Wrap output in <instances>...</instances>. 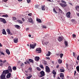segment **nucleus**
Instances as JSON below:
<instances>
[{
    "label": "nucleus",
    "instance_id": "nucleus-1",
    "mask_svg": "<svg viewBox=\"0 0 79 79\" xmlns=\"http://www.w3.org/2000/svg\"><path fill=\"white\" fill-rule=\"evenodd\" d=\"M0 21L1 22H2L4 23V24H6V23H7V22L6 21V20L5 19L2 18H0Z\"/></svg>",
    "mask_w": 79,
    "mask_h": 79
},
{
    "label": "nucleus",
    "instance_id": "nucleus-2",
    "mask_svg": "<svg viewBox=\"0 0 79 79\" xmlns=\"http://www.w3.org/2000/svg\"><path fill=\"white\" fill-rule=\"evenodd\" d=\"M40 74H41V76H40V77H42L45 76V72L43 71H41L40 73Z\"/></svg>",
    "mask_w": 79,
    "mask_h": 79
},
{
    "label": "nucleus",
    "instance_id": "nucleus-3",
    "mask_svg": "<svg viewBox=\"0 0 79 79\" xmlns=\"http://www.w3.org/2000/svg\"><path fill=\"white\" fill-rule=\"evenodd\" d=\"M36 45H37V44H36V43H35L34 44H30V48L32 49H34V48L35 47V46H36Z\"/></svg>",
    "mask_w": 79,
    "mask_h": 79
},
{
    "label": "nucleus",
    "instance_id": "nucleus-4",
    "mask_svg": "<svg viewBox=\"0 0 79 79\" xmlns=\"http://www.w3.org/2000/svg\"><path fill=\"white\" fill-rule=\"evenodd\" d=\"M46 71L47 73H50V68L48 66H46Z\"/></svg>",
    "mask_w": 79,
    "mask_h": 79
},
{
    "label": "nucleus",
    "instance_id": "nucleus-5",
    "mask_svg": "<svg viewBox=\"0 0 79 79\" xmlns=\"http://www.w3.org/2000/svg\"><path fill=\"white\" fill-rule=\"evenodd\" d=\"M66 16L67 18H70V16H71V12L69 11L66 13Z\"/></svg>",
    "mask_w": 79,
    "mask_h": 79
},
{
    "label": "nucleus",
    "instance_id": "nucleus-6",
    "mask_svg": "<svg viewBox=\"0 0 79 79\" xmlns=\"http://www.w3.org/2000/svg\"><path fill=\"white\" fill-rule=\"evenodd\" d=\"M8 73H9V71L6 70V71H4L2 73V74H4L5 76H6V74H8Z\"/></svg>",
    "mask_w": 79,
    "mask_h": 79
},
{
    "label": "nucleus",
    "instance_id": "nucleus-7",
    "mask_svg": "<svg viewBox=\"0 0 79 79\" xmlns=\"http://www.w3.org/2000/svg\"><path fill=\"white\" fill-rule=\"evenodd\" d=\"M60 5L62 7H63L64 8V7H65V6H67V4H63L62 3H59Z\"/></svg>",
    "mask_w": 79,
    "mask_h": 79
},
{
    "label": "nucleus",
    "instance_id": "nucleus-8",
    "mask_svg": "<svg viewBox=\"0 0 79 79\" xmlns=\"http://www.w3.org/2000/svg\"><path fill=\"white\" fill-rule=\"evenodd\" d=\"M1 79H6L5 78V75L2 74L1 76Z\"/></svg>",
    "mask_w": 79,
    "mask_h": 79
},
{
    "label": "nucleus",
    "instance_id": "nucleus-9",
    "mask_svg": "<svg viewBox=\"0 0 79 79\" xmlns=\"http://www.w3.org/2000/svg\"><path fill=\"white\" fill-rule=\"evenodd\" d=\"M7 70L9 71V72H10V73L12 72V69H11V67L10 66H9L8 67V69Z\"/></svg>",
    "mask_w": 79,
    "mask_h": 79
},
{
    "label": "nucleus",
    "instance_id": "nucleus-10",
    "mask_svg": "<svg viewBox=\"0 0 79 79\" xmlns=\"http://www.w3.org/2000/svg\"><path fill=\"white\" fill-rule=\"evenodd\" d=\"M36 50L38 53H41V48H36Z\"/></svg>",
    "mask_w": 79,
    "mask_h": 79
},
{
    "label": "nucleus",
    "instance_id": "nucleus-11",
    "mask_svg": "<svg viewBox=\"0 0 79 79\" xmlns=\"http://www.w3.org/2000/svg\"><path fill=\"white\" fill-rule=\"evenodd\" d=\"M11 73H8L6 75V78L7 79H8V78H10V77H11Z\"/></svg>",
    "mask_w": 79,
    "mask_h": 79
},
{
    "label": "nucleus",
    "instance_id": "nucleus-12",
    "mask_svg": "<svg viewBox=\"0 0 79 79\" xmlns=\"http://www.w3.org/2000/svg\"><path fill=\"white\" fill-rule=\"evenodd\" d=\"M41 10L43 11H45V5L42 6Z\"/></svg>",
    "mask_w": 79,
    "mask_h": 79
},
{
    "label": "nucleus",
    "instance_id": "nucleus-13",
    "mask_svg": "<svg viewBox=\"0 0 79 79\" xmlns=\"http://www.w3.org/2000/svg\"><path fill=\"white\" fill-rule=\"evenodd\" d=\"M75 9L79 12V6H75Z\"/></svg>",
    "mask_w": 79,
    "mask_h": 79
},
{
    "label": "nucleus",
    "instance_id": "nucleus-14",
    "mask_svg": "<svg viewBox=\"0 0 79 79\" xmlns=\"http://www.w3.org/2000/svg\"><path fill=\"white\" fill-rule=\"evenodd\" d=\"M18 38H15L14 39V41L15 43H18Z\"/></svg>",
    "mask_w": 79,
    "mask_h": 79
},
{
    "label": "nucleus",
    "instance_id": "nucleus-15",
    "mask_svg": "<svg viewBox=\"0 0 79 79\" xmlns=\"http://www.w3.org/2000/svg\"><path fill=\"white\" fill-rule=\"evenodd\" d=\"M28 21H29V22H30V23H33L32 22V18H28Z\"/></svg>",
    "mask_w": 79,
    "mask_h": 79
},
{
    "label": "nucleus",
    "instance_id": "nucleus-16",
    "mask_svg": "<svg viewBox=\"0 0 79 79\" xmlns=\"http://www.w3.org/2000/svg\"><path fill=\"white\" fill-rule=\"evenodd\" d=\"M2 34H3L6 35V31H5V29H3L2 30Z\"/></svg>",
    "mask_w": 79,
    "mask_h": 79
},
{
    "label": "nucleus",
    "instance_id": "nucleus-17",
    "mask_svg": "<svg viewBox=\"0 0 79 79\" xmlns=\"http://www.w3.org/2000/svg\"><path fill=\"white\" fill-rule=\"evenodd\" d=\"M58 40L59 42H61V41L63 40V39H62V38H61V37H59V39H58Z\"/></svg>",
    "mask_w": 79,
    "mask_h": 79
},
{
    "label": "nucleus",
    "instance_id": "nucleus-18",
    "mask_svg": "<svg viewBox=\"0 0 79 79\" xmlns=\"http://www.w3.org/2000/svg\"><path fill=\"white\" fill-rule=\"evenodd\" d=\"M40 58L39 57H36L35 58V60H36V61H37L39 60Z\"/></svg>",
    "mask_w": 79,
    "mask_h": 79
},
{
    "label": "nucleus",
    "instance_id": "nucleus-19",
    "mask_svg": "<svg viewBox=\"0 0 79 79\" xmlns=\"http://www.w3.org/2000/svg\"><path fill=\"white\" fill-rule=\"evenodd\" d=\"M28 61L30 62V63H32L34 64V60L32 59H29Z\"/></svg>",
    "mask_w": 79,
    "mask_h": 79
},
{
    "label": "nucleus",
    "instance_id": "nucleus-20",
    "mask_svg": "<svg viewBox=\"0 0 79 79\" xmlns=\"http://www.w3.org/2000/svg\"><path fill=\"white\" fill-rule=\"evenodd\" d=\"M37 21H38V23H42V20H41V19H36Z\"/></svg>",
    "mask_w": 79,
    "mask_h": 79
},
{
    "label": "nucleus",
    "instance_id": "nucleus-21",
    "mask_svg": "<svg viewBox=\"0 0 79 79\" xmlns=\"http://www.w3.org/2000/svg\"><path fill=\"white\" fill-rule=\"evenodd\" d=\"M6 52L7 53V54H8V55H10V51L8 49H7L6 51Z\"/></svg>",
    "mask_w": 79,
    "mask_h": 79
},
{
    "label": "nucleus",
    "instance_id": "nucleus-22",
    "mask_svg": "<svg viewBox=\"0 0 79 79\" xmlns=\"http://www.w3.org/2000/svg\"><path fill=\"white\" fill-rule=\"evenodd\" d=\"M51 54V52L50 51H48V53L46 54V56H49L50 55V54Z\"/></svg>",
    "mask_w": 79,
    "mask_h": 79
},
{
    "label": "nucleus",
    "instance_id": "nucleus-23",
    "mask_svg": "<svg viewBox=\"0 0 79 79\" xmlns=\"http://www.w3.org/2000/svg\"><path fill=\"white\" fill-rule=\"evenodd\" d=\"M64 44L65 46H68V42H67L66 41H64Z\"/></svg>",
    "mask_w": 79,
    "mask_h": 79
},
{
    "label": "nucleus",
    "instance_id": "nucleus-24",
    "mask_svg": "<svg viewBox=\"0 0 79 79\" xmlns=\"http://www.w3.org/2000/svg\"><path fill=\"white\" fill-rule=\"evenodd\" d=\"M53 12H54V13H56V14H57V12H56V9H55V8H54L53 9Z\"/></svg>",
    "mask_w": 79,
    "mask_h": 79
},
{
    "label": "nucleus",
    "instance_id": "nucleus-25",
    "mask_svg": "<svg viewBox=\"0 0 79 79\" xmlns=\"http://www.w3.org/2000/svg\"><path fill=\"white\" fill-rule=\"evenodd\" d=\"M6 31L8 33V34H10V29H7Z\"/></svg>",
    "mask_w": 79,
    "mask_h": 79
},
{
    "label": "nucleus",
    "instance_id": "nucleus-26",
    "mask_svg": "<svg viewBox=\"0 0 79 79\" xmlns=\"http://www.w3.org/2000/svg\"><path fill=\"white\" fill-rule=\"evenodd\" d=\"M28 70H29V72H32V68L29 67Z\"/></svg>",
    "mask_w": 79,
    "mask_h": 79
},
{
    "label": "nucleus",
    "instance_id": "nucleus-27",
    "mask_svg": "<svg viewBox=\"0 0 79 79\" xmlns=\"http://www.w3.org/2000/svg\"><path fill=\"white\" fill-rule=\"evenodd\" d=\"M17 21L18 22V23H20V24H23V22H22V21L20 20H18Z\"/></svg>",
    "mask_w": 79,
    "mask_h": 79
},
{
    "label": "nucleus",
    "instance_id": "nucleus-28",
    "mask_svg": "<svg viewBox=\"0 0 79 79\" xmlns=\"http://www.w3.org/2000/svg\"><path fill=\"white\" fill-rule=\"evenodd\" d=\"M15 27H16L18 29H19V28L20 27V26H19L18 25H16L15 26Z\"/></svg>",
    "mask_w": 79,
    "mask_h": 79
},
{
    "label": "nucleus",
    "instance_id": "nucleus-29",
    "mask_svg": "<svg viewBox=\"0 0 79 79\" xmlns=\"http://www.w3.org/2000/svg\"><path fill=\"white\" fill-rule=\"evenodd\" d=\"M77 71V72L79 73V66H77L76 67Z\"/></svg>",
    "mask_w": 79,
    "mask_h": 79
},
{
    "label": "nucleus",
    "instance_id": "nucleus-30",
    "mask_svg": "<svg viewBox=\"0 0 79 79\" xmlns=\"http://www.w3.org/2000/svg\"><path fill=\"white\" fill-rule=\"evenodd\" d=\"M32 77V75H31L30 76H29L28 77H27V79H31V77Z\"/></svg>",
    "mask_w": 79,
    "mask_h": 79
},
{
    "label": "nucleus",
    "instance_id": "nucleus-31",
    "mask_svg": "<svg viewBox=\"0 0 79 79\" xmlns=\"http://www.w3.org/2000/svg\"><path fill=\"white\" fill-rule=\"evenodd\" d=\"M35 8H38L39 7V5H36L35 6Z\"/></svg>",
    "mask_w": 79,
    "mask_h": 79
},
{
    "label": "nucleus",
    "instance_id": "nucleus-32",
    "mask_svg": "<svg viewBox=\"0 0 79 79\" xmlns=\"http://www.w3.org/2000/svg\"><path fill=\"white\" fill-rule=\"evenodd\" d=\"M60 71L61 72V73H63L64 72V69H60Z\"/></svg>",
    "mask_w": 79,
    "mask_h": 79
},
{
    "label": "nucleus",
    "instance_id": "nucleus-33",
    "mask_svg": "<svg viewBox=\"0 0 79 79\" xmlns=\"http://www.w3.org/2000/svg\"><path fill=\"white\" fill-rule=\"evenodd\" d=\"M58 63H59V64H61V63H62V61L61 60L59 59L58 60Z\"/></svg>",
    "mask_w": 79,
    "mask_h": 79
},
{
    "label": "nucleus",
    "instance_id": "nucleus-34",
    "mask_svg": "<svg viewBox=\"0 0 79 79\" xmlns=\"http://www.w3.org/2000/svg\"><path fill=\"white\" fill-rule=\"evenodd\" d=\"M12 19H13L14 21H15L16 20H17V19L16 18V17H12Z\"/></svg>",
    "mask_w": 79,
    "mask_h": 79
},
{
    "label": "nucleus",
    "instance_id": "nucleus-35",
    "mask_svg": "<svg viewBox=\"0 0 79 79\" xmlns=\"http://www.w3.org/2000/svg\"><path fill=\"white\" fill-rule=\"evenodd\" d=\"M72 36L73 39H75V38L76 37V35L75 34H73V35Z\"/></svg>",
    "mask_w": 79,
    "mask_h": 79
},
{
    "label": "nucleus",
    "instance_id": "nucleus-36",
    "mask_svg": "<svg viewBox=\"0 0 79 79\" xmlns=\"http://www.w3.org/2000/svg\"><path fill=\"white\" fill-rule=\"evenodd\" d=\"M52 73L53 74H56V73L55 72V70H53L52 72Z\"/></svg>",
    "mask_w": 79,
    "mask_h": 79
},
{
    "label": "nucleus",
    "instance_id": "nucleus-37",
    "mask_svg": "<svg viewBox=\"0 0 79 79\" xmlns=\"http://www.w3.org/2000/svg\"><path fill=\"white\" fill-rule=\"evenodd\" d=\"M36 69L38 71H41V69H40V68L39 67H37Z\"/></svg>",
    "mask_w": 79,
    "mask_h": 79
},
{
    "label": "nucleus",
    "instance_id": "nucleus-38",
    "mask_svg": "<svg viewBox=\"0 0 79 79\" xmlns=\"http://www.w3.org/2000/svg\"><path fill=\"white\" fill-rule=\"evenodd\" d=\"M17 68H16V67H13L12 69H13V70H15V71H16V70Z\"/></svg>",
    "mask_w": 79,
    "mask_h": 79
},
{
    "label": "nucleus",
    "instance_id": "nucleus-39",
    "mask_svg": "<svg viewBox=\"0 0 79 79\" xmlns=\"http://www.w3.org/2000/svg\"><path fill=\"white\" fill-rule=\"evenodd\" d=\"M60 58H62V57H63V54L61 53V54H60Z\"/></svg>",
    "mask_w": 79,
    "mask_h": 79
},
{
    "label": "nucleus",
    "instance_id": "nucleus-40",
    "mask_svg": "<svg viewBox=\"0 0 79 79\" xmlns=\"http://www.w3.org/2000/svg\"><path fill=\"white\" fill-rule=\"evenodd\" d=\"M61 3H64V4H66V2L64 1L63 0H62L61 1Z\"/></svg>",
    "mask_w": 79,
    "mask_h": 79
},
{
    "label": "nucleus",
    "instance_id": "nucleus-41",
    "mask_svg": "<svg viewBox=\"0 0 79 79\" xmlns=\"http://www.w3.org/2000/svg\"><path fill=\"white\" fill-rule=\"evenodd\" d=\"M40 67L42 69H43L44 68V67L43 66V65L41 64L40 65Z\"/></svg>",
    "mask_w": 79,
    "mask_h": 79
},
{
    "label": "nucleus",
    "instance_id": "nucleus-42",
    "mask_svg": "<svg viewBox=\"0 0 79 79\" xmlns=\"http://www.w3.org/2000/svg\"><path fill=\"white\" fill-rule=\"evenodd\" d=\"M60 77L64 78V75H60Z\"/></svg>",
    "mask_w": 79,
    "mask_h": 79
},
{
    "label": "nucleus",
    "instance_id": "nucleus-43",
    "mask_svg": "<svg viewBox=\"0 0 79 79\" xmlns=\"http://www.w3.org/2000/svg\"><path fill=\"white\" fill-rule=\"evenodd\" d=\"M59 12L60 13H62V12H63V11H62V10H61V9H59Z\"/></svg>",
    "mask_w": 79,
    "mask_h": 79
},
{
    "label": "nucleus",
    "instance_id": "nucleus-44",
    "mask_svg": "<svg viewBox=\"0 0 79 79\" xmlns=\"http://www.w3.org/2000/svg\"><path fill=\"white\" fill-rule=\"evenodd\" d=\"M1 54V55H5V54L3 53V52L1 51L0 52Z\"/></svg>",
    "mask_w": 79,
    "mask_h": 79
},
{
    "label": "nucleus",
    "instance_id": "nucleus-45",
    "mask_svg": "<svg viewBox=\"0 0 79 79\" xmlns=\"http://www.w3.org/2000/svg\"><path fill=\"white\" fill-rule=\"evenodd\" d=\"M27 2L28 3H31V0H27Z\"/></svg>",
    "mask_w": 79,
    "mask_h": 79
},
{
    "label": "nucleus",
    "instance_id": "nucleus-46",
    "mask_svg": "<svg viewBox=\"0 0 79 79\" xmlns=\"http://www.w3.org/2000/svg\"><path fill=\"white\" fill-rule=\"evenodd\" d=\"M74 76L76 78H78V75L77 74L75 75Z\"/></svg>",
    "mask_w": 79,
    "mask_h": 79
},
{
    "label": "nucleus",
    "instance_id": "nucleus-47",
    "mask_svg": "<svg viewBox=\"0 0 79 79\" xmlns=\"http://www.w3.org/2000/svg\"><path fill=\"white\" fill-rule=\"evenodd\" d=\"M48 44V42H44V44L46 45H47V44Z\"/></svg>",
    "mask_w": 79,
    "mask_h": 79
},
{
    "label": "nucleus",
    "instance_id": "nucleus-48",
    "mask_svg": "<svg viewBox=\"0 0 79 79\" xmlns=\"http://www.w3.org/2000/svg\"><path fill=\"white\" fill-rule=\"evenodd\" d=\"M69 5H70V6H73V4H72V3H70V2H69Z\"/></svg>",
    "mask_w": 79,
    "mask_h": 79
},
{
    "label": "nucleus",
    "instance_id": "nucleus-49",
    "mask_svg": "<svg viewBox=\"0 0 79 79\" xmlns=\"http://www.w3.org/2000/svg\"><path fill=\"white\" fill-rule=\"evenodd\" d=\"M44 65H46V63H47V61L45 60H44Z\"/></svg>",
    "mask_w": 79,
    "mask_h": 79
},
{
    "label": "nucleus",
    "instance_id": "nucleus-50",
    "mask_svg": "<svg viewBox=\"0 0 79 79\" xmlns=\"http://www.w3.org/2000/svg\"><path fill=\"white\" fill-rule=\"evenodd\" d=\"M28 16H32V13H30L28 15Z\"/></svg>",
    "mask_w": 79,
    "mask_h": 79
},
{
    "label": "nucleus",
    "instance_id": "nucleus-51",
    "mask_svg": "<svg viewBox=\"0 0 79 79\" xmlns=\"http://www.w3.org/2000/svg\"><path fill=\"white\" fill-rule=\"evenodd\" d=\"M71 21L72 23H74V21H75V20L74 19H72L71 20Z\"/></svg>",
    "mask_w": 79,
    "mask_h": 79
},
{
    "label": "nucleus",
    "instance_id": "nucleus-52",
    "mask_svg": "<svg viewBox=\"0 0 79 79\" xmlns=\"http://www.w3.org/2000/svg\"><path fill=\"white\" fill-rule=\"evenodd\" d=\"M26 62L27 63V64H30V62L29 61V60H27Z\"/></svg>",
    "mask_w": 79,
    "mask_h": 79
},
{
    "label": "nucleus",
    "instance_id": "nucleus-53",
    "mask_svg": "<svg viewBox=\"0 0 79 79\" xmlns=\"http://www.w3.org/2000/svg\"><path fill=\"white\" fill-rule=\"evenodd\" d=\"M43 28H44V29H45V28H47V27H46V26L43 25Z\"/></svg>",
    "mask_w": 79,
    "mask_h": 79
},
{
    "label": "nucleus",
    "instance_id": "nucleus-54",
    "mask_svg": "<svg viewBox=\"0 0 79 79\" xmlns=\"http://www.w3.org/2000/svg\"><path fill=\"white\" fill-rule=\"evenodd\" d=\"M5 17L6 18H8V15L6 14V15H5Z\"/></svg>",
    "mask_w": 79,
    "mask_h": 79
},
{
    "label": "nucleus",
    "instance_id": "nucleus-55",
    "mask_svg": "<svg viewBox=\"0 0 79 79\" xmlns=\"http://www.w3.org/2000/svg\"><path fill=\"white\" fill-rule=\"evenodd\" d=\"M76 14H77V16H78L79 17V13H77Z\"/></svg>",
    "mask_w": 79,
    "mask_h": 79
},
{
    "label": "nucleus",
    "instance_id": "nucleus-56",
    "mask_svg": "<svg viewBox=\"0 0 79 79\" xmlns=\"http://www.w3.org/2000/svg\"><path fill=\"white\" fill-rule=\"evenodd\" d=\"M77 60H79V56L77 57Z\"/></svg>",
    "mask_w": 79,
    "mask_h": 79
},
{
    "label": "nucleus",
    "instance_id": "nucleus-57",
    "mask_svg": "<svg viewBox=\"0 0 79 79\" xmlns=\"http://www.w3.org/2000/svg\"><path fill=\"white\" fill-rule=\"evenodd\" d=\"M22 19L23 21V22H24V21H25V19H24L23 18H22Z\"/></svg>",
    "mask_w": 79,
    "mask_h": 79
},
{
    "label": "nucleus",
    "instance_id": "nucleus-58",
    "mask_svg": "<svg viewBox=\"0 0 79 79\" xmlns=\"http://www.w3.org/2000/svg\"><path fill=\"white\" fill-rule=\"evenodd\" d=\"M46 59H47V60H50V57H47L46 58Z\"/></svg>",
    "mask_w": 79,
    "mask_h": 79
},
{
    "label": "nucleus",
    "instance_id": "nucleus-59",
    "mask_svg": "<svg viewBox=\"0 0 79 79\" xmlns=\"http://www.w3.org/2000/svg\"><path fill=\"white\" fill-rule=\"evenodd\" d=\"M23 66H24V64L22 63L21 65V66L23 67Z\"/></svg>",
    "mask_w": 79,
    "mask_h": 79
},
{
    "label": "nucleus",
    "instance_id": "nucleus-60",
    "mask_svg": "<svg viewBox=\"0 0 79 79\" xmlns=\"http://www.w3.org/2000/svg\"><path fill=\"white\" fill-rule=\"evenodd\" d=\"M6 62V60H5L3 61V63H5Z\"/></svg>",
    "mask_w": 79,
    "mask_h": 79
},
{
    "label": "nucleus",
    "instance_id": "nucleus-61",
    "mask_svg": "<svg viewBox=\"0 0 79 79\" xmlns=\"http://www.w3.org/2000/svg\"><path fill=\"white\" fill-rule=\"evenodd\" d=\"M76 70H75L74 71V76H75V74H76Z\"/></svg>",
    "mask_w": 79,
    "mask_h": 79
},
{
    "label": "nucleus",
    "instance_id": "nucleus-62",
    "mask_svg": "<svg viewBox=\"0 0 79 79\" xmlns=\"http://www.w3.org/2000/svg\"><path fill=\"white\" fill-rule=\"evenodd\" d=\"M75 53L74 52H73V56H75Z\"/></svg>",
    "mask_w": 79,
    "mask_h": 79
},
{
    "label": "nucleus",
    "instance_id": "nucleus-63",
    "mask_svg": "<svg viewBox=\"0 0 79 79\" xmlns=\"http://www.w3.org/2000/svg\"><path fill=\"white\" fill-rule=\"evenodd\" d=\"M0 62L1 63H2V62H3V61H2V60L0 59Z\"/></svg>",
    "mask_w": 79,
    "mask_h": 79
},
{
    "label": "nucleus",
    "instance_id": "nucleus-64",
    "mask_svg": "<svg viewBox=\"0 0 79 79\" xmlns=\"http://www.w3.org/2000/svg\"><path fill=\"white\" fill-rule=\"evenodd\" d=\"M7 0H4V2H7Z\"/></svg>",
    "mask_w": 79,
    "mask_h": 79
}]
</instances>
